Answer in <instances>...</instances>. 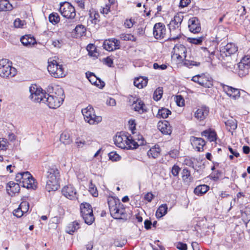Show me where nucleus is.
I'll use <instances>...</instances> for the list:
<instances>
[{
    "instance_id": "f257e3e1",
    "label": "nucleus",
    "mask_w": 250,
    "mask_h": 250,
    "mask_svg": "<svg viewBox=\"0 0 250 250\" xmlns=\"http://www.w3.org/2000/svg\"><path fill=\"white\" fill-rule=\"evenodd\" d=\"M217 43L212 42V47H202L204 51H207L210 59H214L215 56L219 60H222L224 57L235 54L238 51L237 46L233 43H229L225 45H222L220 51L216 49Z\"/></svg>"
},
{
    "instance_id": "f03ea898",
    "label": "nucleus",
    "mask_w": 250,
    "mask_h": 250,
    "mask_svg": "<svg viewBox=\"0 0 250 250\" xmlns=\"http://www.w3.org/2000/svg\"><path fill=\"white\" fill-rule=\"evenodd\" d=\"M108 205L111 216L115 219L126 220L127 215L124 205L113 198L108 200Z\"/></svg>"
},
{
    "instance_id": "7ed1b4c3",
    "label": "nucleus",
    "mask_w": 250,
    "mask_h": 250,
    "mask_svg": "<svg viewBox=\"0 0 250 250\" xmlns=\"http://www.w3.org/2000/svg\"><path fill=\"white\" fill-rule=\"evenodd\" d=\"M17 185L27 189H36L37 183L28 171H20L17 173Z\"/></svg>"
},
{
    "instance_id": "20e7f679",
    "label": "nucleus",
    "mask_w": 250,
    "mask_h": 250,
    "mask_svg": "<svg viewBox=\"0 0 250 250\" xmlns=\"http://www.w3.org/2000/svg\"><path fill=\"white\" fill-rule=\"evenodd\" d=\"M64 97L63 89L61 87H58L55 93L52 95L47 94L45 103H46L50 108H56L62 103Z\"/></svg>"
},
{
    "instance_id": "39448f33",
    "label": "nucleus",
    "mask_w": 250,
    "mask_h": 250,
    "mask_svg": "<svg viewBox=\"0 0 250 250\" xmlns=\"http://www.w3.org/2000/svg\"><path fill=\"white\" fill-rule=\"evenodd\" d=\"M183 16L180 14H177L170 21L169 24V29L171 33V37L168 39L175 40L179 39L180 34V25L183 20Z\"/></svg>"
},
{
    "instance_id": "423d86ee",
    "label": "nucleus",
    "mask_w": 250,
    "mask_h": 250,
    "mask_svg": "<svg viewBox=\"0 0 250 250\" xmlns=\"http://www.w3.org/2000/svg\"><path fill=\"white\" fill-rule=\"evenodd\" d=\"M47 70L50 75L54 78H62L65 76L63 67L56 61L50 58L48 60Z\"/></svg>"
},
{
    "instance_id": "0eeeda50",
    "label": "nucleus",
    "mask_w": 250,
    "mask_h": 250,
    "mask_svg": "<svg viewBox=\"0 0 250 250\" xmlns=\"http://www.w3.org/2000/svg\"><path fill=\"white\" fill-rule=\"evenodd\" d=\"M85 122L90 125H95L100 123L102 121V117L100 116H96L93 108L89 105L82 110Z\"/></svg>"
},
{
    "instance_id": "6e6552de",
    "label": "nucleus",
    "mask_w": 250,
    "mask_h": 250,
    "mask_svg": "<svg viewBox=\"0 0 250 250\" xmlns=\"http://www.w3.org/2000/svg\"><path fill=\"white\" fill-rule=\"evenodd\" d=\"M16 75V68L12 67L7 59L0 60V76L13 78Z\"/></svg>"
},
{
    "instance_id": "1a4fd4ad",
    "label": "nucleus",
    "mask_w": 250,
    "mask_h": 250,
    "mask_svg": "<svg viewBox=\"0 0 250 250\" xmlns=\"http://www.w3.org/2000/svg\"><path fill=\"white\" fill-rule=\"evenodd\" d=\"M30 99L36 103H45V100L47 96L45 92H43L41 88H38L36 85L32 84L29 87Z\"/></svg>"
},
{
    "instance_id": "9d476101",
    "label": "nucleus",
    "mask_w": 250,
    "mask_h": 250,
    "mask_svg": "<svg viewBox=\"0 0 250 250\" xmlns=\"http://www.w3.org/2000/svg\"><path fill=\"white\" fill-rule=\"evenodd\" d=\"M191 80L205 87L210 88L213 85V80L208 74H202L194 76Z\"/></svg>"
},
{
    "instance_id": "9b49d317",
    "label": "nucleus",
    "mask_w": 250,
    "mask_h": 250,
    "mask_svg": "<svg viewBox=\"0 0 250 250\" xmlns=\"http://www.w3.org/2000/svg\"><path fill=\"white\" fill-rule=\"evenodd\" d=\"M60 12L63 17L67 19H73L76 16L75 8L67 2L61 4Z\"/></svg>"
},
{
    "instance_id": "f8f14e48",
    "label": "nucleus",
    "mask_w": 250,
    "mask_h": 250,
    "mask_svg": "<svg viewBox=\"0 0 250 250\" xmlns=\"http://www.w3.org/2000/svg\"><path fill=\"white\" fill-rule=\"evenodd\" d=\"M166 28L165 25L161 23H156L153 27V35L156 39H162L166 38Z\"/></svg>"
},
{
    "instance_id": "ddd939ff",
    "label": "nucleus",
    "mask_w": 250,
    "mask_h": 250,
    "mask_svg": "<svg viewBox=\"0 0 250 250\" xmlns=\"http://www.w3.org/2000/svg\"><path fill=\"white\" fill-rule=\"evenodd\" d=\"M103 46L107 51H112L120 48V42L116 39H110L105 40L103 43Z\"/></svg>"
},
{
    "instance_id": "4468645a",
    "label": "nucleus",
    "mask_w": 250,
    "mask_h": 250,
    "mask_svg": "<svg viewBox=\"0 0 250 250\" xmlns=\"http://www.w3.org/2000/svg\"><path fill=\"white\" fill-rule=\"evenodd\" d=\"M62 192L63 195L70 200L77 198L76 189L71 185L64 186L62 189Z\"/></svg>"
},
{
    "instance_id": "2eb2a0df",
    "label": "nucleus",
    "mask_w": 250,
    "mask_h": 250,
    "mask_svg": "<svg viewBox=\"0 0 250 250\" xmlns=\"http://www.w3.org/2000/svg\"><path fill=\"white\" fill-rule=\"evenodd\" d=\"M60 174L59 169L56 167H49L46 172V180L59 182Z\"/></svg>"
},
{
    "instance_id": "dca6fc26",
    "label": "nucleus",
    "mask_w": 250,
    "mask_h": 250,
    "mask_svg": "<svg viewBox=\"0 0 250 250\" xmlns=\"http://www.w3.org/2000/svg\"><path fill=\"white\" fill-rule=\"evenodd\" d=\"M114 143L116 146L123 149L129 147L127 145L128 136L125 135L117 134L114 138Z\"/></svg>"
},
{
    "instance_id": "f3484780",
    "label": "nucleus",
    "mask_w": 250,
    "mask_h": 250,
    "mask_svg": "<svg viewBox=\"0 0 250 250\" xmlns=\"http://www.w3.org/2000/svg\"><path fill=\"white\" fill-rule=\"evenodd\" d=\"M188 28L190 31L193 33H199L201 28L199 20L196 17H193L188 20Z\"/></svg>"
},
{
    "instance_id": "a211bd4d",
    "label": "nucleus",
    "mask_w": 250,
    "mask_h": 250,
    "mask_svg": "<svg viewBox=\"0 0 250 250\" xmlns=\"http://www.w3.org/2000/svg\"><path fill=\"white\" fill-rule=\"evenodd\" d=\"M208 113L209 108L206 106H203L196 110L194 117L200 121H203L208 116Z\"/></svg>"
},
{
    "instance_id": "6ab92c4d",
    "label": "nucleus",
    "mask_w": 250,
    "mask_h": 250,
    "mask_svg": "<svg viewBox=\"0 0 250 250\" xmlns=\"http://www.w3.org/2000/svg\"><path fill=\"white\" fill-rule=\"evenodd\" d=\"M85 74L86 78L91 83L97 85L100 88L104 87L105 85L104 83L98 79L93 73L87 72Z\"/></svg>"
},
{
    "instance_id": "aec40b11",
    "label": "nucleus",
    "mask_w": 250,
    "mask_h": 250,
    "mask_svg": "<svg viewBox=\"0 0 250 250\" xmlns=\"http://www.w3.org/2000/svg\"><path fill=\"white\" fill-rule=\"evenodd\" d=\"M190 141L192 146L195 147L198 151H203V147L206 144L203 139L192 136L190 138Z\"/></svg>"
},
{
    "instance_id": "412c9836",
    "label": "nucleus",
    "mask_w": 250,
    "mask_h": 250,
    "mask_svg": "<svg viewBox=\"0 0 250 250\" xmlns=\"http://www.w3.org/2000/svg\"><path fill=\"white\" fill-rule=\"evenodd\" d=\"M128 141H127V146H129L128 147H126V149H131L136 148L139 146L144 145V140L142 136H140L138 138V142H136L134 140L132 139V137L130 135L128 136Z\"/></svg>"
},
{
    "instance_id": "4be33fe9",
    "label": "nucleus",
    "mask_w": 250,
    "mask_h": 250,
    "mask_svg": "<svg viewBox=\"0 0 250 250\" xmlns=\"http://www.w3.org/2000/svg\"><path fill=\"white\" fill-rule=\"evenodd\" d=\"M223 89L229 96L233 99H236L240 97V93L238 89L228 85H224Z\"/></svg>"
},
{
    "instance_id": "5701e85b",
    "label": "nucleus",
    "mask_w": 250,
    "mask_h": 250,
    "mask_svg": "<svg viewBox=\"0 0 250 250\" xmlns=\"http://www.w3.org/2000/svg\"><path fill=\"white\" fill-rule=\"evenodd\" d=\"M157 126L159 130L164 134H170L171 132V127L167 121L159 122Z\"/></svg>"
},
{
    "instance_id": "b1692460",
    "label": "nucleus",
    "mask_w": 250,
    "mask_h": 250,
    "mask_svg": "<svg viewBox=\"0 0 250 250\" xmlns=\"http://www.w3.org/2000/svg\"><path fill=\"white\" fill-rule=\"evenodd\" d=\"M21 43L26 46L30 47L37 43L35 39L30 35H26L21 38Z\"/></svg>"
},
{
    "instance_id": "393cba45",
    "label": "nucleus",
    "mask_w": 250,
    "mask_h": 250,
    "mask_svg": "<svg viewBox=\"0 0 250 250\" xmlns=\"http://www.w3.org/2000/svg\"><path fill=\"white\" fill-rule=\"evenodd\" d=\"M238 65V74L241 77H244L248 74L250 65L239 62L237 64Z\"/></svg>"
},
{
    "instance_id": "a878e982",
    "label": "nucleus",
    "mask_w": 250,
    "mask_h": 250,
    "mask_svg": "<svg viewBox=\"0 0 250 250\" xmlns=\"http://www.w3.org/2000/svg\"><path fill=\"white\" fill-rule=\"evenodd\" d=\"M161 152V148L158 146H155L151 147L147 152V155L149 158L155 159L158 158Z\"/></svg>"
},
{
    "instance_id": "bb28decb",
    "label": "nucleus",
    "mask_w": 250,
    "mask_h": 250,
    "mask_svg": "<svg viewBox=\"0 0 250 250\" xmlns=\"http://www.w3.org/2000/svg\"><path fill=\"white\" fill-rule=\"evenodd\" d=\"M60 187L59 183L58 182L46 180L45 189L48 192L57 190Z\"/></svg>"
},
{
    "instance_id": "cd10ccee",
    "label": "nucleus",
    "mask_w": 250,
    "mask_h": 250,
    "mask_svg": "<svg viewBox=\"0 0 250 250\" xmlns=\"http://www.w3.org/2000/svg\"><path fill=\"white\" fill-rule=\"evenodd\" d=\"M148 79H144L142 77L136 78L134 81V85L138 88H143L146 86L147 84Z\"/></svg>"
},
{
    "instance_id": "c85d7f7f",
    "label": "nucleus",
    "mask_w": 250,
    "mask_h": 250,
    "mask_svg": "<svg viewBox=\"0 0 250 250\" xmlns=\"http://www.w3.org/2000/svg\"><path fill=\"white\" fill-rule=\"evenodd\" d=\"M16 183L10 181L6 184V190L7 193L11 197H14L16 194Z\"/></svg>"
},
{
    "instance_id": "c756f323",
    "label": "nucleus",
    "mask_w": 250,
    "mask_h": 250,
    "mask_svg": "<svg viewBox=\"0 0 250 250\" xmlns=\"http://www.w3.org/2000/svg\"><path fill=\"white\" fill-rule=\"evenodd\" d=\"M209 188V187L206 185H199L195 188L194 192L198 196L202 195L208 190Z\"/></svg>"
},
{
    "instance_id": "7c9ffc66",
    "label": "nucleus",
    "mask_w": 250,
    "mask_h": 250,
    "mask_svg": "<svg viewBox=\"0 0 250 250\" xmlns=\"http://www.w3.org/2000/svg\"><path fill=\"white\" fill-rule=\"evenodd\" d=\"M223 122L226 125L227 129L229 131H230L232 130H235L237 128L236 121L232 118L227 120L225 119Z\"/></svg>"
},
{
    "instance_id": "2f4dec72",
    "label": "nucleus",
    "mask_w": 250,
    "mask_h": 250,
    "mask_svg": "<svg viewBox=\"0 0 250 250\" xmlns=\"http://www.w3.org/2000/svg\"><path fill=\"white\" fill-rule=\"evenodd\" d=\"M13 9L12 5L7 0H0V11H10Z\"/></svg>"
},
{
    "instance_id": "473e14b6",
    "label": "nucleus",
    "mask_w": 250,
    "mask_h": 250,
    "mask_svg": "<svg viewBox=\"0 0 250 250\" xmlns=\"http://www.w3.org/2000/svg\"><path fill=\"white\" fill-rule=\"evenodd\" d=\"M202 136L208 138L210 142H213L216 139V134L214 131L206 130L201 133Z\"/></svg>"
},
{
    "instance_id": "72a5a7b5",
    "label": "nucleus",
    "mask_w": 250,
    "mask_h": 250,
    "mask_svg": "<svg viewBox=\"0 0 250 250\" xmlns=\"http://www.w3.org/2000/svg\"><path fill=\"white\" fill-rule=\"evenodd\" d=\"M79 229V224L76 222H73L68 225L66 231L67 233L72 234L75 231Z\"/></svg>"
},
{
    "instance_id": "f704fd0d",
    "label": "nucleus",
    "mask_w": 250,
    "mask_h": 250,
    "mask_svg": "<svg viewBox=\"0 0 250 250\" xmlns=\"http://www.w3.org/2000/svg\"><path fill=\"white\" fill-rule=\"evenodd\" d=\"M81 216L84 220V222L89 225L92 224L95 220L93 211L89 212V213H86L85 215L82 214Z\"/></svg>"
},
{
    "instance_id": "c9c22d12",
    "label": "nucleus",
    "mask_w": 250,
    "mask_h": 250,
    "mask_svg": "<svg viewBox=\"0 0 250 250\" xmlns=\"http://www.w3.org/2000/svg\"><path fill=\"white\" fill-rule=\"evenodd\" d=\"M167 207L166 204H163L160 206L156 212V216L157 218H161L167 213Z\"/></svg>"
},
{
    "instance_id": "e433bc0d",
    "label": "nucleus",
    "mask_w": 250,
    "mask_h": 250,
    "mask_svg": "<svg viewBox=\"0 0 250 250\" xmlns=\"http://www.w3.org/2000/svg\"><path fill=\"white\" fill-rule=\"evenodd\" d=\"M81 215L86 213H89V212L93 211L91 206L87 203H83L80 206Z\"/></svg>"
},
{
    "instance_id": "4c0bfd02",
    "label": "nucleus",
    "mask_w": 250,
    "mask_h": 250,
    "mask_svg": "<svg viewBox=\"0 0 250 250\" xmlns=\"http://www.w3.org/2000/svg\"><path fill=\"white\" fill-rule=\"evenodd\" d=\"M60 140L61 142L65 145L69 144L72 142L69 134L67 132H63L62 133Z\"/></svg>"
},
{
    "instance_id": "58836bf2",
    "label": "nucleus",
    "mask_w": 250,
    "mask_h": 250,
    "mask_svg": "<svg viewBox=\"0 0 250 250\" xmlns=\"http://www.w3.org/2000/svg\"><path fill=\"white\" fill-rule=\"evenodd\" d=\"M178 49L177 55H178V58H186V52L187 49L182 44L179 45V46L176 47Z\"/></svg>"
},
{
    "instance_id": "ea45409f",
    "label": "nucleus",
    "mask_w": 250,
    "mask_h": 250,
    "mask_svg": "<svg viewBox=\"0 0 250 250\" xmlns=\"http://www.w3.org/2000/svg\"><path fill=\"white\" fill-rule=\"evenodd\" d=\"M144 104L143 102L139 101L138 103L136 102L133 103V106L134 110L139 112L140 113H143L144 112Z\"/></svg>"
},
{
    "instance_id": "a19ab883",
    "label": "nucleus",
    "mask_w": 250,
    "mask_h": 250,
    "mask_svg": "<svg viewBox=\"0 0 250 250\" xmlns=\"http://www.w3.org/2000/svg\"><path fill=\"white\" fill-rule=\"evenodd\" d=\"M49 21L53 24L58 23L60 21V17L57 13H52L49 16Z\"/></svg>"
},
{
    "instance_id": "79ce46f5",
    "label": "nucleus",
    "mask_w": 250,
    "mask_h": 250,
    "mask_svg": "<svg viewBox=\"0 0 250 250\" xmlns=\"http://www.w3.org/2000/svg\"><path fill=\"white\" fill-rule=\"evenodd\" d=\"M163 90L162 87H158L156 89L153 94V99L155 101H158L160 100L163 95Z\"/></svg>"
},
{
    "instance_id": "37998d69",
    "label": "nucleus",
    "mask_w": 250,
    "mask_h": 250,
    "mask_svg": "<svg viewBox=\"0 0 250 250\" xmlns=\"http://www.w3.org/2000/svg\"><path fill=\"white\" fill-rule=\"evenodd\" d=\"M171 113V111L167 108H162L158 110V116L163 118H166Z\"/></svg>"
},
{
    "instance_id": "c03bdc74",
    "label": "nucleus",
    "mask_w": 250,
    "mask_h": 250,
    "mask_svg": "<svg viewBox=\"0 0 250 250\" xmlns=\"http://www.w3.org/2000/svg\"><path fill=\"white\" fill-rule=\"evenodd\" d=\"M74 31L78 36H82L86 31L85 27L82 24H79L76 26Z\"/></svg>"
},
{
    "instance_id": "a18cd8bd",
    "label": "nucleus",
    "mask_w": 250,
    "mask_h": 250,
    "mask_svg": "<svg viewBox=\"0 0 250 250\" xmlns=\"http://www.w3.org/2000/svg\"><path fill=\"white\" fill-rule=\"evenodd\" d=\"M29 209V205L27 202H22L17 208V213L21 209L22 212H27Z\"/></svg>"
},
{
    "instance_id": "49530a36",
    "label": "nucleus",
    "mask_w": 250,
    "mask_h": 250,
    "mask_svg": "<svg viewBox=\"0 0 250 250\" xmlns=\"http://www.w3.org/2000/svg\"><path fill=\"white\" fill-rule=\"evenodd\" d=\"M120 38L123 41H136L134 36L130 34H122L120 35Z\"/></svg>"
},
{
    "instance_id": "de8ad7c7",
    "label": "nucleus",
    "mask_w": 250,
    "mask_h": 250,
    "mask_svg": "<svg viewBox=\"0 0 250 250\" xmlns=\"http://www.w3.org/2000/svg\"><path fill=\"white\" fill-rule=\"evenodd\" d=\"M204 37H200L197 38H188V41L189 42L194 44H200L203 41Z\"/></svg>"
},
{
    "instance_id": "09e8293b",
    "label": "nucleus",
    "mask_w": 250,
    "mask_h": 250,
    "mask_svg": "<svg viewBox=\"0 0 250 250\" xmlns=\"http://www.w3.org/2000/svg\"><path fill=\"white\" fill-rule=\"evenodd\" d=\"M182 178L184 181H188V179L190 177V171L187 168H185L183 169L182 172Z\"/></svg>"
},
{
    "instance_id": "8fccbe9b",
    "label": "nucleus",
    "mask_w": 250,
    "mask_h": 250,
    "mask_svg": "<svg viewBox=\"0 0 250 250\" xmlns=\"http://www.w3.org/2000/svg\"><path fill=\"white\" fill-rule=\"evenodd\" d=\"M96 49L95 45L93 44H89L87 47V50L88 51V54L91 56H94L95 50Z\"/></svg>"
},
{
    "instance_id": "3c124183",
    "label": "nucleus",
    "mask_w": 250,
    "mask_h": 250,
    "mask_svg": "<svg viewBox=\"0 0 250 250\" xmlns=\"http://www.w3.org/2000/svg\"><path fill=\"white\" fill-rule=\"evenodd\" d=\"M185 100L181 95H178L176 97V103L178 106H183L185 104Z\"/></svg>"
},
{
    "instance_id": "603ef678",
    "label": "nucleus",
    "mask_w": 250,
    "mask_h": 250,
    "mask_svg": "<svg viewBox=\"0 0 250 250\" xmlns=\"http://www.w3.org/2000/svg\"><path fill=\"white\" fill-rule=\"evenodd\" d=\"M89 191L91 193V194L94 197H97L98 195V193L97 190V188L94 185H93L91 183L89 186Z\"/></svg>"
},
{
    "instance_id": "864d4df0",
    "label": "nucleus",
    "mask_w": 250,
    "mask_h": 250,
    "mask_svg": "<svg viewBox=\"0 0 250 250\" xmlns=\"http://www.w3.org/2000/svg\"><path fill=\"white\" fill-rule=\"evenodd\" d=\"M92 13L90 14V17L92 19V22L96 24L99 21V18L100 17L99 14L97 12H94L93 15Z\"/></svg>"
},
{
    "instance_id": "5fc2aeb1",
    "label": "nucleus",
    "mask_w": 250,
    "mask_h": 250,
    "mask_svg": "<svg viewBox=\"0 0 250 250\" xmlns=\"http://www.w3.org/2000/svg\"><path fill=\"white\" fill-rule=\"evenodd\" d=\"M135 22L134 20L132 19H126L125 21L124 25L125 27L130 28L133 26Z\"/></svg>"
},
{
    "instance_id": "6e6d98bb",
    "label": "nucleus",
    "mask_w": 250,
    "mask_h": 250,
    "mask_svg": "<svg viewBox=\"0 0 250 250\" xmlns=\"http://www.w3.org/2000/svg\"><path fill=\"white\" fill-rule=\"evenodd\" d=\"M109 159L112 161H117L120 160V156L114 152H110L109 153Z\"/></svg>"
},
{
    "instance_id": "4d7b16f0",
    "label": "nucleus",
    "mask_w": 250,
    "mask_h": 250,
    "mask_svg": "<svg viewBox=\"0 0 250 250\" xmlns=\"http://www.w3.org/2000/svg\"><path fill=\"white\" fill-rule=\"evenodd\" d=\"M52 44L55 47L60 48L62 46L63 42L62 40H55L52 41Z\"/></svg>"
},
{
    "instance_id": "13d9d810",
    "label": "nucleus",
    "mask_w": 250,
    "mask_h": 250,
    "mask_svg": "<svg viewBox=\"0 0 250 250\" xmlns=\"http://www.w3.org/2000/svg\"><path fill=\"white\" fill-rule=\"evenodd\" d=\"M180 168L176 165L173 166L171 169V173L174 176H176L178 175Z\"/></svg>"
},
{
    "instance_id": "bf43d9fd",
    "label": "nucleus",
    "mask_w": 250,
    "mask_h": 250,
    "mask_svg": "<svg viewBox=\"0 0 250 250\" xmlns=\"http://www.w3.org/2000/svg\"><path fill=\"white\" fill-rule=\"evenodd\" d=\"M154 197V195H153L151 192H148L145 195L144 199L148 202H150Z\"/></svg>"
},
{
    "instance_id": "052dcab7",
    "label": "nucleus",
    "mask_w": 250,
    "mask_h": 250,
    "mask_svg": "<svg viewBox=\"0 0 250 250\" xmlns=\"http://www.w3.org/2000/svg\"><path fill=\"white\" fill-rule=\"evenodd\" d=\"M153 68L155 69H160L161 70H165L167 68V65L164 64L159 65L157 63H154L153 64Z\"/></svg>"
},
{
    "instance_id": "680f3d73",
    "label": "nucleus",
    "mask_w": 250,
    "mask_h": 250,
    "mask_svg": "<svg viewBox=\"0 0 250 250\" xmlns=\"http://www.w3.org/2000/svg\"><path fill=\"white\" fill-rule=\"evenodd\" d=\"M6 149V141L4 139H0V149L4 150Z\"/></svg>"
},
{
    "instance_id": "e2e57ef3",
    "label": "nucleus",
    "mask_w": 250,
    "mask_h": 250,
    "mask_svg": "<svg viewBox=\"0 0 250 250\" xmlns=\"http://www.w3.org/2000/svg\"><path fill=\"white\" fill-rule=\"evenodd\" d=\"M190 2V0H181L179 6L182 8H184L187 6Z\"/></svg>"
},
{
    "instance_id": "0e129e2a",
    "label": "nucleus",
    "mask_w": 250,
    "mask_h": 250,
    "mask_svg": "<svg viewBox=\"0 0 250 250\" xmlns=\"http://www.w3.org/2000/svg\"><path fill=\"white\" fill-rule=\"evenodd\" d=\"M104 60L105 64L109 67L112 66L113 63V60L112 59L108 57L104 59Z\"/></svg>"
},
{
    "instance_id": "69168bd1",
    "label": "nucleus",
    "mask_w": 250,
    "mask_h": 250,
    "mask_svg": "<svg viewBox=\"0 0 250 250\" xmlns=\"http://www.w3.org/2000/svg\"><path fill=\"white\" fill-rule=\"evenodd\" d=\"M177 248L180 250H187V245L186 244L179 242L177 245Z\"/></svg>"
},
{
    "instance_id": "338daca9",
    "label": "nucleus",
    "mask_w": 250,
    "mask_h": 250,
    "mask_svg": "<svg viewBox=\"0 0 250 250\" xmlns=\"http://www.w3.org/2000/svg\"><path fill=\"white\" fill-rule=\"evenodd\" d=\"M242 216L243 218H245V216L246 217V219L247 220L250 221V210L249 211H243L241 213Z\"/></svg>"
},
{
    "instance_id": "774afa93",
    "label": "nucleus",
    "mask_w": 250,
    "mask_h": 250,
    "mask_svg": "<svg viewBox=\"0 0 250 250\" xmlns=\"http://www.w3.org/2000/svg\"><path fill=\"white\" fill-rule=\"evenodd\" d=\"M240 62H242L243 63L247 64L250 65V57L249 56H246L243 57V58L241 60Z\"/></svg>"
}]
</instances>
